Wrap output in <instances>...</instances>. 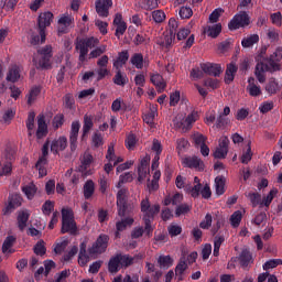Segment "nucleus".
I'll return each mask as SVG.
<instances>
[{
	"label": "nucleus",
	"instance_id": "25",
	"mask_svg": "<svg viewBox=\"0 0 282 282\" xmlns=\"http://www.w3.org/2000/svg\"><path fill=\"white\" fill-rule=\"evenodd\" d=\"M200 69H203L205 74H208L209 76H216V77L219 76L221 72H224L221 69V65L210 64V63L200 64Z\"/></svg>",
	"mask_w": 282,
	"mask_h": 282
},
{
	"label": "nucleus",
	"instance_id": "51",
	"mask_svg": "<svg viewBox=\"0 0 282 282\" xmlns=\"http://www.w3.org/2000/svg\"><path fill=\"white\" fill-rule=\"evenodd\" d=\"M113 83L115 85H119V87H124V84L129 83V79H127V75L122 74L119 69L113 77Z\"/></svg>",
	"mask_w": 282,
	"mask_h": 282
},
{
	"label": "nucleus",
	"instance_id": "2",
	"mask_svg": "<svg viewBox=\"0 0 282 282\" xmlns=\"http://www.w3.org/2000/svg\"><path fill=\"white\" fill-rule=\"evenodd\" d=\"M141 213L143 214V221L145 224V231L148 235L153 232V227H151V221L155 218V215L160 213V205H151L149 198H145L141 202Z\"/></svg>",
	"mask_w": 282,
	"mask_h": 282
},
{
	"label": "nucleus",
	"instance_id": "4",
	"mask_svg": "<svg viewBox=\"0 0 282 282\" xmlns=\"http://www.w3.org/2000/svg\"><path fill=\"white\" fill-rule=\"evenodd\" d=\"M175 184L178 188H184L185 193H188L191 197H197L199 195V191L202 188V183H199V177H194L193 183L186 181V178L182 175L176 177Z\"/></svg>",
	"mask_w": 282,
	"mask_h": 282
},
{
	"label": "nucleus",
	"instance_id": "32",
	"mask_svg": "<svg viewBox=\"0 0 282 282\" xmlns=\"http://www.w3.org/2000/svg\"><path fill=\"white\" fill-rule=\"evenodd\" d=\"M151 83L159 91H164V89H166V82L164 80V77L158 73L151 75Z\"/></svg>",
	"mask_w": 282,
	"mask_h": 282
},
{
	"label": "nucleus",
	"instance_id": "46",
	"mask_svg": "<svg viewBox=\"0 0 282 282\" xmlns=\"http://www.w3.org/2000/svg\"><path fill=\"white\" fill-rule=\"evenodd\" d=\"M246 197L249 198V202H251V205L253 206V208H257V206H261V194L250 192L246 194Z\"/></svg>",
	"mask_w": 282,
	"mask_h": 282
},
{
	"label": "nucleus",
	"instance_id": "16",
	"mask_svg": "<svg viewBox=\"0 0 282 282\" xmlns=\"http://www.w3.org/2000/svg\"><path fill=\"white\" fill-rule=\"evenodd\" d=\"M80 131V121H73L69 132L70 151H76L78 133Z\"/></svg>",
	"mask_w": 282,
	"mask_h": 282
},
{
	"label": "nucleus",
	"instance_id": "19",
	"mask_svg": "<svg viewBox=\"0 0 282 282\" xmlns=\"http://www.w3.org/2000/svg\"><path fill=\"white\" fill-rule=\"evenodd\" d=\"M282 58V47H278L273 55H271V61L267 65L268 72H279L281 69V65L278 64Z\"/></svg>",
	"mask_w": 282,
	"mask_h": 282
},
{
	"label": "nucleus",
	"instance_id": "44",
	"mask_svg": "<svg viewBox=\"0 0 282 282\" xmlns=\"http://www.w3.org/2000/svg\"><path fill=\"white\" fill-rule=\"evenodd\" d=\"M121 264H120V258L118 257V254L113 258L110 259L109 263H108V270L109 272H111L112 274L118 272V270H120Z\"/></svg>",
	"mask_w": 282,
	"mask_h": 282
},
{
	"label": "nucleus",
	"instance_id": "53",
	"mask_svg": "<svg viewBox=\"0 0 282 282\" xmlns=\"http://www.w3.org/2000/svg\"><path fill=\"white\" fill-rule=\"evenodd\" d=\"M105 52H107V45H101L98 46L96 48H94L89 54H88V58H98L99 56H102V54H105Z\"/></svg>",
	"mask_w": 282,
	"mask_h": 282
},
{
	"label": "nucleus",
	"instance_id": "21",
	"mask_svg": "<svg viewBox=\"0 0 282 282\" xmlns=\"http://www.w3.org/2000/svg\"><path fill=\"white\" fill-rule=\"evenodd\" d=\"M14 155H15L14 150H11L10 152L7 153L6 158L9 161L3 163V165L0 170L1 177H3V176L8 177L9 175H12V161H14Z\"/></svg>",
	"mask_w": 282,
	"mask_h": 282
},
{
	"label": "nucleus",
	"instance_id": "61",
	"mask_svg": "<svg viewBox=\"0 0 282 282\" xmlns=\"http://www.w3.org/2000/svg\"><path fill=\"white\" fill-rule=\"evenodd\" d=\"M173 41H175V33H166L164 35V41L161 43L163 47H171L173 45Z\"/></svg>",
	"mask_w": 282,
	"mask_h": 282
},
{
	"label": "nucleus",
	"instance_id": "24",
	"mask_svg": "<svg viewBox=\"0 0 282 282\" xmlns=\"http://www.w3.org/2000/svg\"><path fill=\"white\" fill-rule=\"evenodd\" d=\"M113 25H116V36L120 39L127 32V22L122 20V14L117 13L113 19Z\"/></svg>",
	"mask_w": 282,
	"mask_h": 282
},
{
	"label": "nucleus",
	"instance_id": "48",
	"mask_svg": "<svg viewBox=\"0 0 282 282\" xmlns=\"http://www.w3.org/2000/svg\"><path fill=\"white\" fill-rule=\"evenodd\" d=\"M241 219H243V213H241V210H236L230 217V224L232 228H239Z\"/></svg>",
	"mask_w": 282,
	"mask_h": 282
},
{
	"label": "nucleus",
	"instance_id": "5",
	"mask_svg": "<svg viewBox=\"0 0 282 282\" xmlns=\"http://www.w3.org/2000/svg\"><path fill=\"white\" fill-rule=\"evenodd\" d=\"M52 46L46 45L33 56L34 66L37 69H50L52 62Z\"/></svg>",
	"mask_w": 282,
	"mask_h": 282
},
{
	"label": "nucleus",
	"instance_id": "9",
	"mask_svg": "<svg viewBox=\"0 0 282 282\" xmlns=\"http://www.w3.org/2000/svg\"><path fill=\"white\" fill-rule=\"evenodd\" d=\"M246 25H250V17L248 13L241 11L232 18L228 28L229 30H239V28H246Z\"/></svg>",
	"mask_w": 282,
	"mask_h": 282
},
{
	"label": "nucleus",
	"instance_id": "52",
	"mask_svg": "<svg viewBox=\"0 0 282 282\" xmlns=\"http://www.w3.org/2000/svg\"><path fill=\"white\" fill-rule=\"evenodd\" d=\"M158 263L160 268H171V265H173V258H171V256H160Z\"/></svg>",
	"mask_w": 282,
	"mask_h": 282
},
{
	"label": "nucleus",
	"instance_id": "3",
	"mask_svg": "<svg viewBox=\"0 0 282 282\" xmlns=\"http://www.w3.org/2000/svg\"><path fill=\"white\" fill-rule=\"evenodd\" d=\"M199 120V112L193 110L189 115L184 117V115H177L174 120L173 124L175 129L186 133V131H191L193 129V124Z\"/></svg>",
	"mask_w": 282,
	"mask_h": 282
},
{
	"label": "nucleus",
	"instance_id": "58",
	"mask_svg": "<svg viewBox=\"0 0 282 282\" xmlns=\"http://www.w3.org/2000/svg\"><path fill=\"white\" fill-rule=\"evenodd\" d=\"M278 265H282V260L281 259H271L269 261H267L263 264V270L268 271V270H273V268H278Z\"/></svg>",
	"mask_w": 282,
	"mask_h": 282
},
{
	"label": "nucleus",
	"instance_id": "36",
	"mask_svg": "<svg viewBox=\"0 0 282 282\" xmlns=\"http://www.w3.org/2000/svg\"><path fill=\"white\" fill-rule=\"evenodd\" d=\"M15 241H17V238L14 236H9L6 238L2 245L3 254H12V252H14V250L12 249V246H14Z\"/></svg>",
	"mask_w": 282,
	"mask_h": 282
},
{
	"label": "nucleus",
	"instance_id": "28",
	"mask_svg": "<svg viewBox=\"0 0 282 282\" xmlns=\"http://www.w3.org/2000/svg\"><path fill=\"white\" fill-rule=\"evenodd\" d=\"M138 181L144 182V180H149V159L144 158L141 160L139 169H138Z\"/></svg>",
	"mask_w": 282,
	"mask_h": 282
},
{
	"label": "nucleus",
	"instance_id": "47",
	"mask_svg": "<svg viewBox=\"0 0 282 282\" xmlns=\"http://www.w3.org/2000/svg\"><path fill=\"white\" fill-rule=\"evenodd\" d=\"M28 219H30L29 212H22L18 216V226L20 230H23L28 226Z\"/></svg>",
	"mask_w": 282,
	"mask_h": 282
},
{
	"label": "nucleus",
	"instance_id": "43",
	"mask_svg": "<svg viewBox=\"0 0 282 282\" xmlns=\"http://www.w3.org/2000/svg\"><path fill=\"white\" fill-rule=\"evenodd\" d=\"M22 193H24L28 199H34V195H36V185L34 183H30L22 187Z\"/></svg>",
	"mask_w": 282,
	"mask_h": 282
},
{
	"label": "nucleus",
	"instance_id": "31",
	"mask_svg": "<svg viewBox=\"0 0 282 282\" xmlns=\"http://www.w3.org/2000/svg\"><path fill=\"white\" fill-rule=\"evenodd\" d=\"M47 134V123H45V116L40 115L37 117V131L36 137L39 139L44 138Z\"/></svg>",
	"mask_w": 282,
	"mask_h": 282
},
{
	"label": "nucleus",
	"instance_id": "45",
	"mask_svg": "<svg viewBox=\"0 0 282 282\" xmlns=\"http://www.w3.org/2000/svg\"><path fill=\"white\" fill-rule=\"evenodd\" d=\"M130 61L137 69H142V67H144V56H142L140 53L132 55Z\"/></svg>",
	"mask_w": 282,
	"mask_h": 282
},
{
	"label": "nucleus",
	"instance_id": "11",
	"mask_svg": "<svg viewBox=\"0 0 282 282\" xmlns=\"http://www.w3.org/2000/svg\"><path fill=\"white\" fill-rule=\"evenodd\" d=\"M107 243H109V236L101 235L97 241L89 249L90 254H102L107 250Z\"/></svg>",
	"mask_w": 282,
	"mask_h": 282
},
{
	"label": "nucleus",
	"instance_id": "14",
	"mask_svg": "<svg viewBox=\"0 0 282 282\" xmlns=\"http://www.w3.org/2000/svg\"><path fill=\"white\" fill-rule=\"evenodd\" d=\"M247 94L251 96L252 98H259L263 91L261 90V86L259 83H257V79L254 77L248 78V85L246 87Z\"/></svg>",
	"mask_w": 282,
	"mask_h": 282
},
{
	"label": "nucleus",
	"instance_id": "54",
	"mask_svg": "<svg viewBox=\"0 0 282 282\" xmlns=\"http://www.w3.org/2000/svg\"><path fill=\"white\" fill-rule=\"evenodd\" d=\"M155 116H158V111L155 109L150 110L143 116V122H145V124H149V127H153Z\"/></svg>",
	"mask_w": 282,
	"mask_h": 282
},
{
	"label": "nucleus",
	"instance_id": "64",
	"mask_svg": "<svg viewBox=\"0 0 282 282\" xmlns=\"http://www.w3.org/2000/svg\"><path fill=\"white\" fill-rule=\"evenodd\" d=\"M122 107H124V100L122 98H117L112 101L111 109L115 113H118Z\"/></svg>",
	"mask_w": 282,
	"mask_h": 282
},
{
	"label": "nucleus",
	"instance_id": "12",
	"mask_svg": "<svg viewBox=\"0 0 282 282\" xmlns=\"http://www.w3.org/2000/svg\"><path fill=\"white\" fill-rule=\"evenodd\" d=\"M230 141L228 140V137H221L219 140V144L217 149L214 152V158L217 160H224L228 155V144Z\"/></svg>",
	"mask_w": 282,
	"mask_h": 282
},
{
	"label": "nucleus",
	"instance_id": "1",
	"mask_svg": "<svg viewBox=\"0 0 282 282\" xmlns=\"http://www.w3.org/2000/svg\"><path fill=\"white\" fill-rule=\"evenodd\" d=\"M50 148L51 152L54 153V155H57V153H61V151H65L67 149V138L62 135L56 139H54L52 142L46 141L42 148V156L39 159V161L35 164V169L39 171L40 177H45L47 175V155H50Z\"/></svg>",
	"mask_w": 282,
	"mask_h": 282
},
{
	"label": "nucleus",
	"instance_id": "30",
	"mask_svg": "<svg viewBox=\"0 0 282 282\" xmlns=\"http://www.w3.org/2000/svg\"><path fill=\"white\" fill-rule=\"evenodd\" d=\"M133 218L132 217H128V218H124L122 220H119L116 223V234H115V237L118 239V237H120V232H122V230H127V227L128 226H133Z\"/></svg>",
	"mask_w": 282,
	"mask_h": 282
},
{
	"label": "nucleus",
	"instance_id": "34",
	"mask_svg": "<svg viewBox=\"0 0 282 282\" xmlns=\"http://www.w3.org/2000/svg\"><path fill=\"white\" fill-rule=\"evenodd\" d=\"M204 33L210 36V39H217L221 34V24L208 25L204 29Z\"/></svg>",
	"mask_w": 282,
	"mask_h": 282
},
{
	"label": "nucleus",
	"instance_id": "42",
	"mask_svg": "<svg viewBox=\"0 0 282 282\" xmlns=\"http://www.w3.org/2000/svg\"><path fill=\"white\" fill-rule=\"evenodd\" d=\"M239 259L242 268H248V265L252 263V253H250L248 249H245L241 251Z\"/></svg>",
	"mask_w": 282,
	"mask_h": 282
},
{
	"label": "nucleus",
	"instance_id": "23",
	"mask_svg": "<svg viewBox=\"0 0 282 282\" xmlns=\"http://www.w3.org/2000/svg\"><path fill=\"white\" fill-rule=\"evenodd\" d=\"M116 143L111 142L108 147V151L106 154V160L108 162H112L113 166H118L121 162H124V159L122 156L116 155Z\"/></svg>",
	"mask_w": 282,
	"mask_h": 282
},
{
	"label": "nucleus",
	"instance_id": "57",
	"mask_svg": "<svg viewBox=\"0 0 282 282\" xmlns=\"http://www.w3.org/2000/svg\"><path fill=\"white\" fill-rule=\"evenodd\" d=\"M119 257L120 265L121 268H129V265H133V257L130 256H122V254H117Z\"/></svg>",
	"mask_w": 282,
	"mask_h": 282
},
{
	"label": "nucleus",
	"instance_id": "7",
	"mask_svg": "<svg viewBox=\"0 0 282 282\" xmlns=\"http://www.w3.org/2000/svg\"><path fill=\"white\" fill-rule=\"evenodd\" d=\"M78 227H76V220H74V212L70 208L62 209V229L61 232H69V235H76Z\"/></svg>",
	"mask_w": 282,
	"mask_h": 282
},
{
	"label": "nucleus",
	"instance_id": "27",
	"mask_svg": "<svg viewBox=\"0 0 282 282\" xmlns=\"http://www.w3.org/2000/svg\"><path fill=\"white\" fill-rule=\"evenodd\" d=\"M281 89H282V83L276 80L273 77H271L265 85V91L270 96H274L275 94H279V91H281Z\"/></svg>",
	"mask_w": 282,
	"mask_h": 282
},
{
	"label": "nucleus",
	"instance_id": "13",
	"mask_svg": "<svg viewBox=\"0 0 282 282\" xmlns=\"http://www.w3.org/2000/svg\"><path fill=\"white\" fill-rule=\"evenodd\" d=\"M72 23H74V18L72 15H62L57 22L58 34H67V32H69V28H72Z\"/></svg>",
	"mask_w": 282,
	"mask_h": 282
},
{
	"label": "nucleus",
	"instance_id": "37",
	"mask_svg": "<svg viewBox=\"0 0 282 282\" xmlns=\"http://www.w3.org/2000/svg\"><path fill=\"white\" fill-rule=\"evenodd\" d=\"M257 43H259V34L247 35L241 41V45L245 48L253 47Z\"/></svg>",
	"mask_w": 282,
	"mask_h": 282
},
{
	"label": "nucleus",
	"instance_id": "17",
	"mask_svg": "<svg viewBox=\"0 0 282 282\" xmlns=\"http://www.w3.org/2000/svg\"><path fill=\"white\" fill-rule=\"evenodd\" d=\"M93 162H94V156L89 152H85L80 158V166H79L80 173H84V175H91V171L89 169Z\"/></svg>",
	"mask_w": 282,
	"mask_h": 282
},
{
	"label": "nucleus",
	"instance_id": "40",
	"mask_svg": "<svg viewBox=\"0 0 282 282\" xmlns=\"http://www.w3.org/2000/svg\"><path fill=\"white\" fill-rule=\"evenodd\" d=\"M216 195H224L226 193V177L217 176L215 178Z\"/></svg>",
	"mask_w": 282,
	"mask_h": 282
},
{
	"label": "nucleus",
	"instance_id": "41",
	"mask_svg": "<svg viewBox=\"0 0 282 282\" xmlns=\"http://www.w3.org/2000/svg\"><path fill=\"white\" fill-rule=\"evenodd\" d=\"M41 96V87L35 86L31 88L29 95L26 96L28 98V105H34L36 100H39V97Z\"/></svg>",
	"mask_w": 282,
	"mask_h": 282
},
{
	"label": "nucleus",
	"instance_id": "18",
	"mask_svg": "<svg viewBox=\"0 0 282 282\" xmlns=\"http://www.w3.org/2000/svg\"><path fill=\"white\" fill-rule=\"evenodd\" d=\"M184 166L187 169H195L196 171H204V161L197 156H187L182 160Z\"/></svg>",
	"mask_w": 282,
	"mask_h": 282
},
{
	"label": "nucleus",
	"instance_id": "22",
	"mask_svg": "<svg viewBox=\"0 0 282 282\" xmlns=\"http://www.w3.org/2000/svg\"><path fill=\"white\" fill-rule=\"evenodd\" d=\"M21 204H23V198L21 197V195L12 194L9 197V203H8L7 207L3 210V214L4 215H10V213L12 210H14L15 208H19V206H21Z\"/></svg>",
	"mask_w": 282,
	"mask_h": 282
},
{
	"label": "nucleus",
	"instance_id": "63",
	"mask_svg": "<svg viewBox=\"0 0 282 282\" xmlns=\"http://www.w3.org/2000/svg\"><path fill=\"white\" fill-rule=\"evenodd\" d=\"M204 69L199 68H193L189 76L192 80H199L200 78H204Z\"/></svg>",
	"mask_w": 282,
	"mask_h": 282
},
{
	"label": "nucleus",
	"instance_id": "59",
	"mask_svg": "<svg viewBox=\"0 0 282 282\" xmlns=\"http://www.w3.org/2000/svg\"><path fill=\"white\" fill-rule=\"evenodd\" d=\"M152 19L155 23H162L166 20V13L162 10H155L152 12Z\"/></svg>",
	"mask_w": 282,
	"mask_h": 282
},
{
	"label": "nucleus",
	"instance_id": "26",
	"mask_svg": "<svg viewBox=\"0 0 282 282\" xmlns=\"http://www.w3.org/2000/svg\"><path fill=\"white\" fill-rule=\"evenodd\" d=\"M186 270H188V263L186 262L185 253H183L175 268V274H176L177 281H182L184 279V272H186Z\"/></svg>",
	"mask_w": 282,
	"mask_h": 282
},
{
	"label": "nucleus",
	"instance_id": "33",
	"mask_svg": "<svg viewBox=\"0 0 282 282\" xmlns=\"http://www.w3.org/2000/svg\"><path fill=\"white\" fill-rule=\"evenodd\" d=\"M128 61H129V52L122 51L121 53H119L118 57L113 61V67H116L117 70H120L127 64Z\"/></svg>",
	"mask_w": 282,
	"mask_h": 282
},
{
	"label": "nucleus",
	"instance_id": "29",
	"mask_svg": "<svg viewBox=\"0 0 282 282\" xmlns=\"http://www.w3.org/2000/svg\"><path fill=\"white\" fill-rule=\"evenodd\" d=\"M91 129H94V117L85 115L82 140H87V135H89Z\"/></svg>",
	"mask_w": 282,
	"mask_h": 282
},
{
	"label": "nucleus",
	"instance_id": "6",
	"mask_svg": "<svg viewBox=\"0 0 282 282\" xmlns=\"http://www.w3.org/2000/svg\"><path fill=\"white\" fill-rule=\"evenodd\" d=\"M99 44L100 40H98V37H86L84 40H79L76 45V50L79 51V63H86L89 50L98 47Z\"/></svg>",
	"mask_w": 282,
	"mask_h": 282
},
{
	"label": "nucleus",
	"instance_id": "50",
	"mask_svg": "<svg viewBox=\"0 0 282 282\" xmlns=\"http://www.w3.org/2000/svg\"><path fill=\"white\" fill-rule=\"evenodd\" d=\"M254 76L261 84L265 83V69H263V64H257Z\"/></svg>",
	"mask_w": 282,
	"mask_h": 282
},
{
	"label": "nucleus",
	"instance_id": "55",
	"mask_svg": "<svg viewBox=\"0 0 282 282\" xmlns=\"http://www.w3.org/2000/svg\"><path fill=\"white\" fill-rule=\"evenodd\" d=\"M226 241L224 236H216L214 239V257H219V248H221V243Z\"/></svg>",
	"mask_w": 282,
	"mask_h": 282
},
{
	"label": "nucleus",
	"instance_id": "39",
	"mask_svg": "<svg viewBox=\"0 0 282 282\" xmlns=\"http://www.w3.org/2000/svg\"><path fill=\"white\" fill-rule=\"evenodd\" d=\"M160 6V0H140L139 1V7L141 10H155Z\"/></svg>",
	"mask_w": 282,
	"mask_h": 282
},
{
	"label": "nucleus",
	"instance_id": "20",
	"mask_svg": "<svg viewBox=\"0 0 282 282\" xmlns=\"http://www.w3.org/2000/svg\"><path fill=\"white\" fill-rule=\"evenodd\" d=\"M21 78V66L12 64L9 66L7 72V83H19Z\"/></svg>",
	"mask_w": 282,
	"mask_h": 282
},
{
	"label": "nucleus",
	"instance_id": "60",
	"mask_svg": "<svg viewBox=\"0 0 282 282\" xmlns=\"http://www.w3.org/2000/svg\"><path fill=\"white\" fill-rule=\"evenodd\" d=\"M36 117V115H34V112H30L28 120H26V128L29 130V135H32V133H34V118Z\"/></svg>",
	"mask_w": 282,
	"mask_h": 282
},
{
	"label": "nucleus",
	"instance_id": "56",
	"mask_svg": "<svg viewBox=\"0 0 282 282\" xmlns=\"http://www.w3.org/2000/svg\"><path fill=\"white\" fill-rule=\"evenodd\" d=\"M127 182H133V173L127 172L119 177V182L117 183L116 187L120 188L122 184H127Z\"/></svg>",
	"mask_w": 282,
	"mask_h": 282
},
{
	"label": "nucleus",
	"instance_id": "49",
	"mask_svg": "<svg viewBox=\"0 0 282 282\" xmlns=\"http://www.w3.org/2000/svg\"><path fill=\"white\" fill-rule=\"evenodd\" d=\"M276 193H279L276 188L271 189L269 194L261 200V206H265L268 208L272 204L274 197H276Z\"/></svg>",
	"mask_w": 282,
	"mask_h": 282
},
{
	"label": "nucleus",
	"instance_id": "15",
	"mask_svg": "<svg viewBox=\"0 0 282 282\" xmlns=\"http://www.w3.org/2000/svg\"><path fill=\"white\" fill-rule=\"evenodd\" d=\"M96 12L99 17H109V9L113 6V0H97L95 2Z\"/></svg>",
	"mask_w": 282,
	"mask_h": 282
},
{
	"label": "nucleus",
	"instance_id": "35",
	"mask_svg": "<svg viewBox=\"0 0 282 282\" xmlns=\"http://www.w3.org/2000/svg\"><path fill=\"white\" fill-rule=\"evenodd\" d=\"M237 65L234 63L227 65L225 74V83H227V85H230V83L235 80V74H237Z\"/></svg>",
	"mask_w": 282,
	"mask_h": 282
},
{
	"label": "nucleus",
	"instance_id": "62",
	"mask_svg": "<svg viewBox=\"0 0 282 282\" xmlns=\"http://www.w3.org/2000/svg\"><path fill=\"white\" fill-rule=\"evenodd\" d=\"M178 14L181 19H191L193 17V9L189 7H182Z\"/></svg>",
	"mask_w": 282,
	"mask_h": 282
},
{
	"label": "nucleus",
	"instance_id": "8",
	"mask_svg": "<svg viewBox=\"0 0 282 282\" xmlns=\"http://www.w3.org/2000/svg\"><path fill=\"white\" fill-rule=\"evenodd\" d=\"M54 20V14L50 11L41 13L39 15V32L41 36L42 43H45V28H50L52 25V21Z\"/></svg>",
	"mask_w": 282,
	"mask_h": 282
},
{
	"label": "nucleus",
	"instance_id": "10",
	"mask_svg": "<svg viewBox=\"0 0 282 282\" xmlns=\"http://www.w3.org/2000/svg\"><path fill=\"white\" fill-rule=\"evenodd\" d=\"M127 199H129V189H119L117 193V207L119 217H124V214L127 213Z\"/></svg>",
	"mask_w": 282,
	"mask_h": 282
},
{
	"label": "nucleus",
	"instance_id": "38",
	"mask_svg": "<svg viewBox=\"0 0 282 282\" xmlns=\"http://www.w3.org/2000/svg\"><path fill=\"white\" fill-rule=\"evenodd\" d=\"M94 193H96V184H94V181L88 180L84 184V197L85 199H91L94 196Z\"/></svg>",
	"mask_w": 282,
	"mask_h": 282
}]
</instances>
